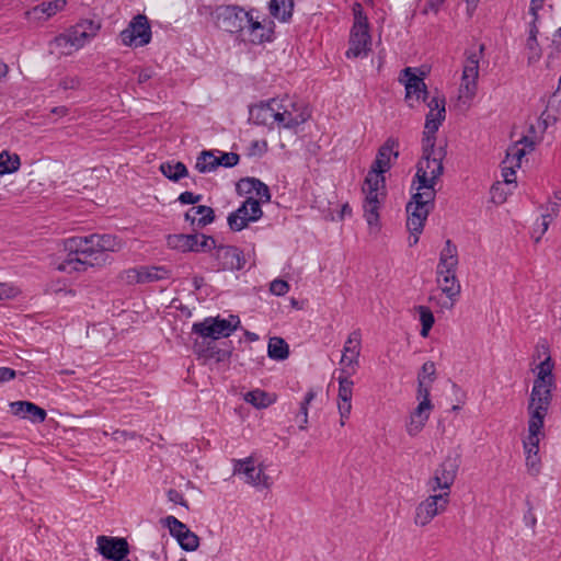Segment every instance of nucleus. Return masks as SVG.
<instances>
[{"instance_id":"obj_43","label":"nucleus","mask_w":561,"mask_h":561,"mask_svg":"<svg viewBox=\"0 0 561 561\" xmlns=\"http://www.w3.org/2000/svg\"><path fill=\"white\" fill-rule=\"evenodd\" d=\"M560 210V203L558 202H549L548 205L545 208V213L541 214V231L540 234L536 238V242H539L542 234L546 233V231L549 228L550 222L558 216Z\"/></svg>"},{"instance_id":"obj_5","label":"nucleus","mask_w":561,"mask_h":561,"mask_svg":"<svg viewBox=\"0 0 561 561\" xmlns=\"http://www.w3.org/2000/svg\"><path fill=\"white\" fill-rule=\"evenodd\" d=\"M240 325V318L231 314L229 319L208 317L201 322H195L192 327V332L201 335L202 337H209L218 340L221 337H229Z\"/></svg>"},{"instance_id":"obj_9","label":"nucleus","mask_w":561,"mask_h":561,"mask_svg":"<svg viewBox=\"0 0 561 561\" xmlns=\"http://www.w3.org/2000/svg\"><path fill=\"white\" fill-rule=\"evenodd\" d=\"M151 26L146 15L138 14L131 19L129 24L119 34L123 45L128 47H142L151 41Z\"/></svg>"},{"instance_id":"obj_29","label":"nucleus","mask_w":561,"mask_h":561,"mask_svg":"<svg viewBox=\"0 0 561 561\" xmlns=\"http://www.w3.org/2000/svg\"><path fill=\"white\" fill-rule=\"evenodd\" d=\"M445 117L446 108L443 107V111L436 114L435 118L425 119L422 145H425L426 148L432 149L433 146H436V133Z\"/></svg>"},{"instance_id":"obj_35","label":"nucleus","mask_w":561,"mask_h":561,"mask_svg":"<svg viewBox=\"0 0 561 561\" xmlns=\"http://www.w3.org/2000/svg\"><path fill=\"white\" fill-rule=\"evenodd\" d=\"M159 169L161 173L172 182H179L181 179L188 176V170L181 161L162 162Z\"/></svg>"},{"instance_id":"obj_16","label":"nucleus","mask_w":561,"mask_h":561,"mask_svg":"<svg viewBox=\"0 0 561 561\" xmlns=\"http://www.w3.org/2000/svg\"><path fill=\"white\" fill-rule=\"evenodd\" d=\"M96 551L106 560L123 561L129 554V545L124 537L101 535L96 537Z\"/></svg>"},{"instance_id":"obj_30","label":"nucleus","mask_w":561,"mask_h":561,"mask_svg":"<svg viewBox=\"0 0 561 561\" xmlns=\"http://www.w3.org/2000/svg\"><path fill=\"white\" fill-rule=\"evenodd\" d=\"M268 10L275 20L287 23L293 16L294 0H271Z\"/></svg>"},{"instance_id":"obj_3","label":"nucleus","mask_w":561,"mask_h":561,"mask_svg":"<svg viewBox=\"0 0 561 561\" xmlns=\"http://www.w3.org/2000/svg\"><path fill=\"white\" fill-rule=\"evenodd\" d=\"M354 22L350 31L348 48L345 51L347 59L367 57L371 47L369 22L360 3L353 5Z\"/></svg>"},{"instance_id":"obj_48","label":"nucleus","mask_w":561,"mask_h":561,"mask_svg":"<svg viewBox=\"0 0 561 561\" xmlns=\"http://www.w3.org/2000/svg\"><path fill=\"white\" fill-rule=\"evenodd\" d=\"M178 543L180 547L185 551H195L199 546V538L196 534L188 529H185V531L176 538Z\"/></svg>"},{"instance_id":"obj_31","label":"nucleus","mask_w":561,"mask_h":561,"mask_svg":"<svg viewBox=\"0 0 561 561\" xmlns=\"http://www.w3.org/2000/svg\"><path fill=\"white\" fill-rule=\"evenodd\" d=\"M458 263V248L450 239H447L445 247L439 253L437 268H457Z\"/></svg>"},{"instance_id":"obj_59","label":"nucleus","mask_w":561,"mask_h":561,"mask_svg":"<svg viewBox=\"0 0 561 561\" xmlns=\"http://www.w3.org/2000/svg\"><path fill=\"white\" fill-rule=\"evenodd\" d=\"M262 203H268L271 201V192L268 186L257 179L254 192Z\"/></svg>"},{"instance_id":"obj_13","label":"nucleus","mask_w":561,"mask_h":561,"mask_svg":"<svg viewBox=\"0 0 561 561\" xmlns=\"http://www.w3.org/2000/svg\"><path fill=\"white\" fill-rule=\"evenodd\" d=\"M214 250L213 257L216 262V271H240L245 265V256L243 252L234 245H217Z\"/></svg>"},{"instance_id":"obj_17","label":"nucleus","mask_w":561,"mask_h":561,"mask_svg":"<svg viewBox=\"0 0 561 561\" xmlns=\"http://www.w3.org/2000/svg\"><path fill=\"white\" fill-rule=\"evenodd\" d=\"M428 72H401L399 82L405 88V100L415 98L417 102H426L430 96V92L424 82Z\"/></svg>"},{"instance_id":"obj_41","label":"nucleus","mask_w":561,"mask_h":561,"mask_svg":"<svg viewBox=\"0 0 561 561\" xmlns=\"http://www.w3.org/2000/svg\"><path fill=\"white\" fill-rule=\"evenodd\" d=\"M195 169L199 173H209L215 171L217 169L215 151L203 150L196 159Z\"/></svg>"},{"instance_id":"obj_52","label":"nucleus","mask_w":561,"mask_h":561,"mask_svg":"<svg viewBox=\"0 0 561 561\" xmlns=\"http://www.w3.org/2000/svg\"><path fill=\"white\" fill-rule=\"evenodd\" d=\"M219 157H216V163L218 167L232 168L237 165L240 161V156L234 152H221Z\"/></svg>"},{"instance_id":"obj_32","label":"nucleus","mask_w":561,"mask_h":561,"mask_svg":"<svg viewBox=\"0 0 561 561\" xmlns=\"http://www.w3.org/2000/svg\"><path fill=\"white\" fill-rule=\"evenodd\" d=\"M553 388L549 387L546 382L535 380L530 393V405H550Z\"/></svg>"},{"instance_id":"obj_53","label":"nucleus","mask_w":561,"mask_h":561,"mask_svg":"<svg viewBox=\"0 0 561 561\" xmlns=\"http://www.w3.org/2000/svg\"><path fill=\"white\" fill-rule=\"evenodd\" d=\"M256 178H243L241 179L236 186V190L239 195H249L254 192Z\"/></svg>"},{"instance_id":"obj_23","label":"nucleus","mask_w":561,"mask_h":561,"mask_svg":"<svg viewBox=\"0 0 561 561\" xmlns=\"http://www.w3.org/2000/svg\"><path fill=\"white\" fill-rule=\"evenodd\" d=\"M352 388L353 381L348 376L339 377V413L341 415V425L345 424V420L348 419L352 410Z\"/></svg>"},{"instance_id":"obj_57","label":"nucleus","mask_w":561,"mask_h":561,"mask_svg":"<svg viewBox=\"0 0 561 561\" xmlns=\"http://www.w3.org/2000/svg\"><path fill=\"white\" fill-rule=\"evenodd\" d=\"M270 291L275 296H284L289 291V284L280 278L274 279L270 285Z\"/></svg>"},{"instance_id":"obj_47","label":"nucleus","mask_w":561,"mask_h":561,"mask_svg":"<svg viewBox=\"0 0 561 561\" xmlns=\"http://www.w3.org/2000/svg\"><path fill=\"white\" fill-rule=\"evenodd\" d=\"M316 398V392L310 389L306 392L304 400L300 402L299 412L296 416L299 423V430H306L308 424V405Z\"/></svg>"},{"instance_id":"obj_54","label":"nucleus","mask_w":561,"mask_h":561,"mask_svg":"<svg viewBox=\"0 0 561 561\" xmlns=\"http://www.w3.org/2000/svg\"><path fill=\"white\" fill-rule=\"evenodd\" d=\"M247 204L249 206V219L251 221H257L263 216V210L261 207V202L255 199L252 196L247 198Z\"/></svg>"},{"instance_id":"obj_34","label":"nucleus","mask_w":561,"mask_h":561,"mask_svg":"<svg viewBox=\"0 0 561 561\" xmlns=\"http://www.w3.org/2000/svg\"><path fill=\"white\" fill-rule=\"evenodd\" d=\"M249 217V206L245 199L238 209L229 214L227 220L230 230L241 231L244 229L250 222Z\"/></svg>"},{"instance_id":"obj_19","label":"nucleus","mask_w":561,"mask_h":561,"mask_svg":"<svg viewBox=\"0 0 561 561\" xmlns=\"http://www.w3.org/2000/svg\"><path fill=\"white\" fill-rule=\"evenodd\" d=\"M447 270L446 272V268H436V282L442 291L449 298V307H453L460 296L461 286L456 276L457 268Z\"/></svg>"},{"instance_id":"obj_46","label":"nucleus","mask_w":561,"mask_h":561,"mask_svg":"<svg viewBox=\"0 0 561 561\" xmlns=\"http://www.w3.org/2000/svg\"><path fill=\"white\" fill-rule=\"evenodd\" d=\"M202 355L206 358H211L220 363L229 360L231 356V351L226 348H219L215 343L209 342L207 346L202 351Z\"/></svg>"},{"instance_id":"obj_11","label":"nucleus","mask_w":561,"mask_h":561,"mask_svg":"<svg viewBox=\"0 0 561 561\" xmlns=\"http://www.w3.org/2000/svg\"><path fill=\"white\" fill-rule=\"evenodd\" d=\"M273 39L274 22L270 21L263 23L257 16H254L252 11L239 42L251 45H263L273 42Z\"/></svg>"},{"instance_id":"obj_50","label":"nucleus","mask_w":561,"mask_h":561,"mask_svg":"<svg viewBox=\"0 0 561 561\" xmlns=\"http://www.w3.org/2000/svg\"><path fill=\"white\" fill-rule=\"evenodd\" d=\"M527 151L525 148H520L518 144H514L510 146L506 150V160L505 162H510L515 164V167L520 168L522 159L526 156Z\"/></svg>"},{"instance_id":"obj_24","label":"nucleus","mask_w":561,"mask_h":561,"mask_svg":"<svg viewBox=\"0 0 561 561\" xmlns=\"http://www.w3.org/2000/svg\"><path fill=\"white\" fill-rule=\"evenodd\" d=\"M215 211L205 205L193 206L184 214V220L188 221L194 230L202 229L215 221Z\"/></svg>"},{"instance_id":"obj_4","label":"nucleus","mask_w":561,"mask_h":561,"mask_svg":"<svg viewBox=\"0 0 561 561\" xmlns=\"http://www.w3.org/2000/svg\"><path fill=\"white\" fill-rule=\"evenodd\" d=\"M385 186V176L367 173L363 185V193L365 194L363 208L364 217L369 227H379V208L381 204L379 195H385V193L379 194V190H383Z\"/></svg>"},{"instance_id":"obj_22","label":"nucleus","mask_w":561,"mask_h":561,"mask_svg":"<svg viewBox=\"0 0 561 561\" xmlns=\"http://www.w3.org/2000/svg\"><path fill=\"white\" fill-rule=\"evenodd\" d=\"M66 4V0H53L49 2H43L26 11L25 16L28 21L45 22L58 12L62 11Z\"/></svg>"},{"instance_id":"obj_62","label":"nucleus","mask_w":561,"mask_h":561,"mask_svg":"<svg viewBox=\"0 0 561 561\" xmlns=\"http://www.w3.org/2000/svg\"><path fill=\"white\" fill-rule=\"evenodd\" d=\"M426 104L430 111H435L436 114H439V112L443 111V107L445 108L446 100L444 95H435L428 101L426 100Z\"/></svg>"},{"instance_id":"obj_40","label":"nucleus","mask_w":561,"mask_h":561,"mask_svg":"<svg viewBox=\"0 0 561 561\" xmlns=\"http://www.w3.org/2000/svg\"><path fill=\"white\" fill-rule=\"evenodd\" d=\"M21 167V159L18 153L8 150L0 152V175L12 174Z\"/></svg>"},{"instance_id":"obj_63","label":"nucleus","mask_w":561,"mask_h":561,"mask_svg":"<svg viewBox=\"0 0 561 561\" xmlns=\"http://www.w3.org/2000/svg\"><path fill=\"white\" fill-rule=\"evenodd\" d=\"M482 46H480L478 50H474L468 55L463 70H477L479 68V57L482 53Z\"/></svg>"},{"instance_id":"obj_26","label":"nucleus","mask_w":561,"mask_h":561,"mask_svg":"<svg viewBox=\"0 0 561 561\" xmlns=\"http://www.w3.org/2000/svg\"><path fill=\"white\" fill-rule=\"evenodd\" d=\"M559 115H561V75L556 91L549 98L547 107L540 115L545 128H547L549 124L557 122Z\"/></svg>"},{"instance_id":"obj_61","label":"nucleus","mask_w":561,"mask_h":561,"mask_svg":"<svg viewBox=\"0 0 561 561\" xmlns=\"http://www.w3.org/2000/svg\"><path fill=\"white\" fill-rule=\"evenodd\" d=\"M526 466L533 476H537L540 471V458L538 454H526Z\"/></svg>"},{"instance_id":"obj_60","label":"nucleus","mask_w":561,"mask_h":561,"mask_svg":"<svg viewBox=\"0 0 561 561\" xmlns=\"http://www.w3.org/2000/svg\"><path fill=\"white\" fill-rule=\"evenodd\" d=\"M433 409V404H428L426 402H419L416 409L411 414L412 416H415L416 419L426 422L430 417V411Z\"/></svg>"},{"instance_id":"obj_25","label":"nucleus","mask_w":561,"mask_h":561,"mask_svg":"<svg viewBox=\"0 0 561 561\" xmlns=\"http://www.w3.org/2000/svg\"><path fill=\"white\" fill-rule=\"evenodd\" d=\"M362 332L360 329L352 331L345 342L341 364L351 367L358 365L360 354Z\"/></svg>"},{"instance_id":"obj_49","label":"nucleus","mask_w":561,"mask_h":561,"mask_svg":"<svg viewBox=\"0 0 561 561\" xmlns=\"http://www.w3.org/2000/svg\"><path fill=\"white\" fill-rule=\"evenodd\" d=\"M165 527L169 528L170 535L174 537L175 539L180 537L185 529H188V527L180 522L176 517L169 515L165 518L161 520Z\"/></svg>"},{"instance_id":"obj_12","label":"nucleus","mask_w":561,"mask_h":561,"mask_svg":"<svg viewBox=\"0 0 561 561\" xmlns=\"http://www.w3.org/2000/svg\"><path fill=\"white\" fill-rule=\"evenodd\" d=\"M460 466L459 456L448 455L435 469L434 476L428 481L432 491L448 490L454 484Z\"/></svg>"},{"instance_id":"obj_28","label":"nucleus","mask_w":561,"mask_h":561,"mask_svg":"<svg viewBox=\"0 0 561 561\" xmlns=\"http://www.w3.org/2000/svg\"><path fill=\"white\" fill-rule=\"evenodd\" d=\"M49 49L57 56H69L79 50L68 30L50 42Z\"/></svg>"},{"instance_id":"obj_58","label":"nucleus","mask_w":561,"mask_h":561,"mask_svg":"<svg viewBox=\"0 0 561 561\" xmlns=\"http://www.w3.org/2000/svg\"><path fill=\"white\" fill-rule=\"evenodd\" d=\"M203 199L202 194H194L190 191H184L178 196V202L182 205H195Z\"/></svg>"},{"instance_id":"obj_27","label":"nucleus","mask_w":561,"mask_h":561,"mask_svg":"<svg viewBox=\"0 0 561 561\" xmlns=\"http://www.w3.org/2000/svg\"><path fill=\"white\" fill-rule=\"evenodd\" d=\"M275 100L268 103H262L250 108V115L254 124L266 126L276 122L278 110L274 107Z\"/></svg>"},{"instance_id":"obj_44","label":"nucleus","mask_w":561,"mask_h":561,"mask_svg":"<svg viewBox=\"0 0 561 561\" xmlns=\"http://www.w3.org/2000/svg\"><path fill=\"white\" fill-rule=\"evenodd\" d=\"M414 309L419 313L420 322L422 324L420 334L422 337H427L435 322L434 314L426 306H416Z\"/></svg>"},{"instance_id":"obj_36","label":"nucleus","mask_w":561,"mask_h":561,"mask_svg":"<svg viewBox=\"0 0 561 561\" xmlns=\"http://www.w3.org/2000/svg\"><path fill=\"white\" fill-rule=\"evenodd\" d=\"M479 72H462L459 88V99L471 101L477 92V80Z\"/></svg>"},{"instance_id":"obj_20","label":"nucleus","mask_w":561,"mask_h":561,"mask_svg":"<svg viewBox=\"0 0 561 561\" xmlns=\"http://www.w3.org/2000/svg\"><path fill=\"white\" fill-rule=\"evenodd\" d=\"M101 24L93 20H81L76 25L68 28L77 47L81 49L96 37Z\"/></svg>"},{"instance_id":"obj_1","label":"nucleus","mask_w":561,"mask_h":561,"mask_svg":"<svg viewBox=\"0 0 561 561\" xmlns=\"http://www.w3.org/2000/svg\"><path fill=\"white\" fill-rule=\"evenodd\" d=\"M66 256L57 263L56 268L71 274L85 272L89 267H101L111 264V253L122 248V241L114 234L92 233L71 237L64 241Z\"/></svg>"},{"instance_id":"obj_55","label":"nucleus","mask_w":561,"mask_h":561,"mask_svg":"<svg viewBox=\"0 0 561 561\" xmlns=\"http://www.w3.org/2000/svg\"><path fill=\"white\" fill-rule=\"evenodd\" d=\"M539 433H529L527 438L524 440L525 454H538L539 453Z\"/></svg>"},{"instance_id":"obj_42","label":"nucleus","mask_w":561,"mask_h":561,"mask_svg":"<svg viewBox=\"0 0 561 561\" xmlns=\"http://www.w3.org/2000/svg\"><path fill=\"white\" fill-rule=\"evenodd\" d=\"M553 367L554 363L551 356L548 355L547 358L538 365V374L535 380L546 382L549 387H556L554 376L552 374Z\"/></svg>"},{"instance_id":"obj_64","label":"nucleus","mask_w":561,"mask_h":561,"mask_svg":"<svg viewBox=\"0 0 561 561\" xmlns=\"http://www.w3.org/2000/svg\"><path fill=\"white\" fill-rule=\"evenodd\" d=\"M167 496L170 502L188 508V503L180 491L175 489H169L167 492Z\"/></svg>"},{"instance_id":"obj_7","label":"nucleus","mask_w":561,"mask_h":561,"mask_svg":"<svg viewBox=\"0 0 561 561\" xmlns=\"http://www.w3.org/2000/svg\"><path fill=\"white\" fill-rule=\"evenodd\" d=\"M251 12L238 5H221L216 9L215 16L224 31L240 41Z\"/></svg>"},{"instance_id":"obj_18","label":"nucleus","mask_w":561,"mask_h":561,"mask_svg":"<svg viewBox=\"0 0 561 561\" xmlns=\"http://www.w3.org/2000/svg\"><path fill=\"white\" fill-rule=\"evenodd\" d=\"M399 141L396 138H388L383 145L378 149L376 158L370 167L368 173H374L379 176H385L383 174L388 172L391 168L390 158L393 156L398 158L399 152L398 149Z\"/></svg>"},{"instance_id":"obj_38","label":"nucleus","mask_w":561,"mask_h":561,"mask_svg":"<svg viewBox=\"0 0 561 561\" xmlns=\"http://www.w3.org/2000/svg\"><path fill=\"white\" fill-rule=\"evenodd\" d=\"M267 355L275 360H284L289 356V346L283 337L273 336L268 341Z\"/></svg>"},{"instance_id":"obj_10","label":"nucleus","mask_w":561,"mask_h":561,"mask_svg":"<svg viewBox=\"0 0 561 561\" xmlns=\"http://www.w3.org/2000/svg\"><path fill=\"white\" fill-rule=\"evenodd\" d=\"M435 205H430L422 203L419 205V202L409 201L405 206V211L408 215L407 219V228L411 236L409 237L410 247L415 245L419 242V236L422 233L424 229L425 221L430 215V213L434 209Z\"/></svg>"},{"instance_id":"obj_14","label":"nucleus","mask_w":561,"mask_h":561,"mask_svg":"<svg viewBox=\"0 0 561 561\" xmlns=\"http://www.w3.org/2000/svg\"><path fill=\"white\" fill-rule=\"evenodd\" d=\"M448 502L449 492L430 495L416 506L415 524L420 526L427 525L436 515L446 510Z\"/></svg>"},{"instance_id":"obj_56","label":"nucleus","mask_w":561,"mask_h":561,"mask_svg":"<svg viewBox=\"0 0 561 561\" xmlns=\"http://www.w3.org/2000/svg\"><path fill=\"white\" fill-rule=\"evenodd\" d=\"M431 387H432V383L423 382L422 380H420V382H417L416 399L421 402H426L428 404H432L431 399H430Z\"/></svg>"},{"instance_id":"obj_2","label":"nucleus","mask_w":561,"mask_h":561,"mask_svg":"<svg viewBox=\"0 0 561 561\" xmlns=\"http://www.w3.org/2000/svg\"><path fill=\"white\" fill-rule=\"evenodd\" d=\"M422 158L416 164V173L411 188L415 190L410 201L435 205V184L444 172L443 160L446 157L445 147L433 146L432 149L422 145Z\"/></svg>"},{"instance_id":"obj_6","label":"nucleus","mask_w":561,"mask_h":561,"mask_svg":"<svg viewBox=\"0 0 561 561\" xmlns=\"http://www.w3.org/2000/svg\"><path fill=\"white\" fill-rule=\"evenodd\" d=\"M277 108L276 122L286 129H295L311 116L308 106L304 102L294 101L288 96L283 99L280 104H277Z\"/></svg>"},{"instance_id":"obj_37","label":"nucleus","mask_w":561,"mask_h":561,"mask_svg":"<svg viewBox=\"0 0 561 561\" xmlns=\"http://www.w3.org/2000/svg\"><path fill=\"white\" fill-rule=\"evenodd\" d=\"M549 405H530L529 410V421H528V432L529 433H540L543 427L545 416L547 415Z\"/></svg>"},{"instance_id":"obj_8","label":"nucleus","mask_w":561,"mask_h":561,"mask_svg":"<svg viewBox=\"0 0 561 561\" xmlns=\"http://www.w3.org/2000/svg\"><path fill=\"white\" fill-rule=\"evenodd\" d=\"M167 245L180 252H208L215 247V239L204 233H174L167 237Z\"/></svg>"},{"instance_id":"obj_45","label":"nucleus","mask_w":561,"mask_h":561,"mask_svg":"<svg viewBox=\"0 0 561 561\" xmlns=\"http://www.w3.org/2000/svg\"><path fill=\"white\" fill-rule=\"evenodd\" d=\"M144 283H152L167 279L170 276V271L165 266H142Z\"/></svg>"},{"instance_id":"obj_51","label":"nucleus","mask_w":561,"mask_h":561,"mask_svg":"<svg viewBox=\"0 0 561 561\" xmlns=\"http://www.w3.org/2000/svg\"><path fill=\"white\" fill-rule=\"evenodd\" d=\"M436 379V366L435 363L432 360L425 362L421 370L417 374V382L422 380L423 382H430L433 383Z\"/></svg>"},{"instance_id":"obj_39","label":"nucleus","mask_w":561,"mask_h":561,"mask_svg":"<svg viewBox=\"0 0 561 561\" xmlns=\"http://www.w3.org/2000/svg\"><path fill=\"white\" fill-rule=\"evenodd\" d=\"M244 401L252 404L256 409H265L275 402V397H272L268 392L264 390L254 389L248 391L244 394Z\"/></svg>"},{"instance_id":"obj_15","label":"nucleus","mask_w":561,"mask_h":561,"mask_svg":"<svg viewBox=\"0 0 561 561\" xmlns=\"http://www.w3.org/2000/svg\"><path fill=\"white\" fill-rule=\"evenodd\" d=\"M233 474H243L244 482L257 489H270V477L265 474L261 467H255L252 457L244 459H233Z\"/></svg>"},{"instance_id":"obj_21","label":"nucleus","mask_w":561,"mask_h":561,"mask_svg":"<svg viewBox=\"0 0 561 561\" xmlns=\"http://www.w3.org/2000/svg\"><path fill=\"white\" fill-rule=\"evenodd\" d=\"M10 411L13 415L34 424L43 423L47 417L46 410L31 401H13L10 403Z\"/></svg>"},{"instance_id":"obj_33","label":"nucleus","mask_w":561,"mask_h":561,"mask_svg":"<svg viewBox=\"0 0 561 561\" xmlns=\"http://www.w3.org/2000/svg\"><path fill=\"white\" fill-rule=\"evenodd\" d=\"M553 388L549 387L546 382L535 380L530 393V405H550Z\"/></svg>"}]
</instances>
